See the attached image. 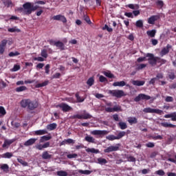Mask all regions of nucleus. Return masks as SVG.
Returning <instances> with one entry per match:
<instances>
[{
	"label": "nucleus",
	"mask_w": 176,
	"mask_h": 176,
	"mask_svg": "<svg viewBox=\"0 0 176 176\" xmlns=\"http://www.w3.org/2000/svg\"><path fill=\"white\" fill-rule=\"evenodd\" d=\"M144 113H157V115H162L163 111L159 109H152L151 107H146L143 109Z\"/></svg>",
	"instance_id": "obj_4"
},
{
	"label": "nucleus",
	"mask_w": 176,
	"mask_h": 176,
	"mask_svg": "<svg viewBox=\"0 0 176 176\" xmlns=\"http://www.w3.org/2000/svg\"><path fill=\"white\" fill-rule=\"evenodd\" d=\"M45 74L49 75L50 74V65L47 64L45 67Z\"/></svg>",
	"instance_id": "obj_58"
},
{
	"label": "nucleus",
	"mask_w": 176,
	"mask_h": 176,
	"mask_svg": "<svg viewBox=\"0 0 176 176\" xmlns=\"http://www.w3.org/2000/svg\"><path fill=\"white\" fill-rule=\"evenodd\" d=\"M170 49H171V45L170 44H168L166 47L162 48L160 52V57H164L166 54H168V53H170Z\"/></svg>",
	"instance_id": "obj_10"
},
{
	"label": "nucleus",
	"mask_w": 176,
	"mask_h": 176,
	"mask_svg": "<svg viewBox=\"0 0 176 176\" xmlns=\"http://www.w3.org/2000/svg\"><path fill=\"white\" fill-rule=\"evenodd\" d=\"M8 45V40L3 39L0 43V54H3L5 53V47Z\"/></svg>",
	"instance_id": "obj_15"
},
{
	"label": "nucleus",
	"mask_w": 176,
	"mask_h": 176,
	"mask_svg": "<svg viewBox=\"0 0 176 176\" xmlns=\"http://www.w3.org/2000/svg\"><path fill=\"white\" fill-rule=\"evenodd\" d=\"M148 100H152L153 101L155 98L151 97L149 95L145 94H140L138 96L134 98L135 102H140V101H148Z\"/></svg>",
	"instance_id": "obj_2"
},
{
	"label": "nucleus",
	"mask_w": 176,
	"mask_h": 176,
	"mask_svg": "<svg viewBox=\"0 0 176 176\" xmlns=\"http://www.w3.org/2000/svg\"><path fill=\"white\" fill-rule=\"evenodd\" d=\"M8 32H21V30L19 28H8Z\"/></svg>",
	"instance_id": "obj_46"
},
{
	"label": "nucleus",
	"mask_w": 176,
	"mask_h": 176,
	"mask_svg": "<svg viewBox=\"0 0 176 176\" xmlns=\"http://www.w3.org/2000/svg\"><path fill=\"white\" fill-rule=\"evenodd\" d=\"M45 134H47V131H46V129H41L34 131L35 135H43Z\"/></svg>",
	"instance_id": "obj_26"
},
{
	"label": "nucleus",
	"mask_w": 176,
	"mask_h": 176,
	"mask_svg": "<svg viewBox=\"0 0 176 176\" xmlns=\"http://www.w3.org/2000/svg\"><path fill=\"white\" fill-rule=\"evenodd\" d=\"M92 116L90 115V113H85L84 114H76L72 116V119H91Z\"/></svg>",
	"instance_id": "obj_6"
},
{
	"label": "nucleus",
	"mask_w": 176,
	"mask_h": 176,
	"mask_svg": "<svg viewBox=\"0 0 176 176\" xmlns=\"http://www.w3.org/2000/svg\"><path fill=\"white\" fill-rule=\"evenodd\" d=\"M104 110L106 111V112H109V113L119 112V111H122V107H120V105H116L113 108L106 107Z\"/></svg>",
	"instance_id": "obj_11"
},
{
	"label": "nucleus",
	"mask_w": 176,
	"mask_h": 176,
	"mask_svg": "<svg viewBox=\"0 0 176 176\" xmlns=\"http://www.w3.org/2000/svg\"><path fill=\"white\" fill-rule=\"evenodd\" d=\"M107 140H109V141H114V140H118L117 136H115L113 135H109L107 136Z\"/></svg>",
	"instance_id": "obj_49"
},
{
	"label": "nucleus",
	"mask_w": 176,
	"mask_h": 176,
	"mask_svg": "<svg viewBox=\"0 0 176 176\" xmlns=\"http://www.w3.org/2000/svg\"><path fill=\"white\" fill-rule=\"evenodd\" d=\"M50 142H47L44 143L43 144H37L36 145V148L38 149V151H42V149H45L46 148H50Z\"/></svg>",
	"instance_id": "obj_17"
},
{
	"label": "nucleus",
	"mask_w": 176,
	"mask_h": 176,
	"mask_svg": "<svg viewBox=\"0 0 176 176\" xmlns=\"http://www.w3.org/2000/svg\"><path fill=\"white\" fill-rule=\"evenodd\" d=\"M146 34L148 36H150V38H155L156 35V30H148Z\"/></svg>",
	"instance_id": "obj_34"
},
{
	"label": "nucleus",
	"mask_w": 176,
	"mask_h": 176,
	"mask_svg": "<svg viewBox=\"0 0 176 176\" xmlns=\"http://www.w3.org/2000/svg\"><path fill=\"white\" fill-rule=\"evenodd\" d=\"M155 3H156L157 6H159L160 8V9H162V8H163V6H164V3L162 0H157L155 2Z\"/></svg>",
	"instance_id": "obj_50"
},
{
	"label": "nucleus",
	"mask_w": 176,
	"mask_h": 176,
	"mask_svg": "<svg viewBox=\"0 0 176 176\" xmlns=\"http://www.w3.org/2000/svg\"><path fill=\"white\" fill-rule=\"evenodd\" d=\"M56 108H60L63 112H69V111H72V107L66 103H60L56 105Z\"/></svg>",
	"instance_id": "obj_8"
},
{
	"label": "nucleus",
	"mask_w": 176,
	"mask_h": 176,
	"mask_svg": "<svg viewBox=\"0 0 176 176\" xmlns=\"http://www.w3.org/2000/svg\"><path fill=\"white\" fill-rule=\"evenodd\" d=\"M102 30H107V31H108V32H112V31H113V29L108 27V25H104V26L102 28Z\"/></svg>",
	"instance_id": "obj_59"
},
{
	"label": "nucleus",
	"mask_w": 176,
	"mask_h": 176,
	"mask_svg": "<svg viewBox=\"0 0 176 176\" xmlns=\"http://www.w3.org/2000/svg\"><path fill=\"white\" fill-rule=\"evenodd\" d=\"M113 86H114V87H123L124 86H126V87H130V85L126 84V82L123 80L113 82Z\"/></svg>",
	"instance_id": "obj_16"
},
{
	"label": "nucleus",
	"mask_w": 176,
	"mask_h": 176,
	"mask_svg": "<svg viewBox=\"0 0 176 176\" xmlns=\"http://www.w3.org/2000/svg\"><path fill=\"white\" fill-rule=\"evenodd\" d=\"M75 97L76 98L77 102H83L85 101V98L84 97H80L79 95V92L76 93Z\"/></svg>",
	"instance_id": "obj_33"
},
{
	"label": "nucleus",
	"mask_w": 176,
	"mask_h": 176,
	"mask_svg": "<svg viewBox=\"0 0 176 176\" xmlns=\"http://www.w3.org/2000/svg\"><path fill=\"white\" fill-rule=\"evenodd\" d=\"M85 141H87V142H90L91 144H96V139L94 138H93L92 136H89L87 135L85 138Z\"/></svg>",
	"instance_id": "obj_29"
},
{
	"label": "nucleus",
	"mask_w": 176,
	"mask_h": 176,
	"mask_svg": "<svg viewBox=\"0 0 176 176\" xmlns=\"http://www.w3.org/2000/svg\"><path fill=\"white\" fill-rule=\"evenodd\" d=\"M146 57H148V61H150L151 60H153L155 61V58H156V56H155L153 54H151V53L146 54Z\"/></svg>",
	"instance_id": "obj_44"
},
{
	"label": "nucleus",
	"mask_w": 176,
	"mask_h": 176,
	"mask_svg": "<svg viewBox=\"0 0 176 176\" xmlns=\"http://www.w3.org/2000/svg\"><path fill=\"white\" fill-rule=\"evenodd\" d=\"M6 115V110L5 107L0 106V118H3Z\"/></svg>",
	"instance_id": "obj_40"
},
{
	"label": "nucleus",
	"mask_w": 176,
	"mask_h": 176,
	"mask_svg": "<svg viewBox=\"0 0 176 176\" xmlns=\"http://www.w3.org/2000/svg\"><path fill=\"white\" fill-rule=\"evenodd\" d=\"M167 63V60L166 59H163L159 56H157V64H160V65H163L164 64H166Z\"/></svg>",
	"instance_id": "obj_35"
},
{
	"label": "nucleus",
	"mask_w": 176,
	"mask_h": 176,
	"mask_svg": "<svg viewBox=\"0 0 176 176\" xmlns=\"http://www.w3.org/2000/svg\"><path fill=\"white\" fill-rule=\"evenodd\" d=\"M17 162L19 163H20V164H21L22 166H23V167H27V166H28V162L24 161L23 159L21 158H17Z\"/></svg>",
	"instance_id": "obj_39"
},
{
	"label": "nucleus",
	"mask_w": 176,
	"mask_h": 176,
	"mask_svg": "<svg viewBox=\"0 0 176 176\" xmlns=\"http://www.w3.org/2000/svg\"><path fill=\"white\" fill-rule=\"evenodd\" d=\"M108 133V131L105 130H94L91 132V134H92V135H107Z\"/></svg>",
	"instance_id": "obj_13"
},
{
	"label": "nucleus",
	"mask_w": 176,
	"mask_h": 176,
	"mask_svg": "<svg viewBox=\"0 0 176 176\" xmlns=\"http://www.w3.org/2000/svg\"><path fill=\"white\" fill-rule=\"evenodd\" d=\"M124 135H126V132L125 131H120L117 135V140H120V138H123V137H124Z\"/></svg>",
	"instance_id": "obj_47"
},
{
	"label": "nucleus",
	"mask_w": 176,
	"mask_h": 176,
	"mask_svg": "<svg viewBox=\"0 0 176 176\" xmlns=\"http://www.w3.org/2000/svg\"><path fill=\"white\" fill-rule=\"evenodd\" d=\"M99 82H100L101 83H104L105 82H108V79L104 76H100Z\"/></svg>",
	"instance_id": "obj_51"
},
{
	"label": "nucleus",
	"mask_w": 176,
	"mask_h": 176,
	"mask_svg": "<svg viewBox=\"0 0 176 176\" xmlns=\"http://www.w3.org/2000/svg\"><path fill=\"white\" fill-rule=\"evenodd\" d=\"M1 157L3 159H10V157H13V153H5L1 155Z\"/></svg>",
	"instance_id": "obj_30"
},
{
	"label": "nucleus",
	"mask_w": 176,
	"mask_h": 176,
	"mask_svg": "<svg viewBox=\"0 0 176 176\" xmlns=\"http://www.w3.org/2000/svg\"><path fill=\"white\" fill-rule=\"evenodd\" d=\"M12 144H13V140H6L4 141V143L3 144L2 146H3V148H6V149H8V148H9V146H10V145H12Z\"/></svg>",
	"instance_id": "obj_24"
},
{
	"label": "nucleus",
	"mask_w": 176,
	"mask_h": 176,
	"mask_svg": "<svg viewBox=\"0 0 176 176\" xmlns=\"http://www.w3.org/2000/svg\"><path fill=\"white\" fill-rule=\"evenodd\" d=\"M1 170H3L4 173H8L9 172V165L8 164H3L0 165Z\"/></svg>",
	"instance_id": "obj_32"
},
{
	"label": "nucleus",
	"mask_w": 176,
	"mask_h": 176,
	"mask_svg": "<svg viewBox=\"0 0 176 176\" xmlns=\"http://www.w3.org/2000/svg\"><path fill=\"white\" fill-rule=\"evenodd\" d=\"M86 152L90 153H100V150L96 149L94 148H88L86 149Z\"/></svg>",
	"instance_id": "obj_36"
},
{
	"label": "nucleus",
	"mask_w": 176,
	"mask_h": 176,
	"mask_svg": "<svg viewBox=\"0 0 176 176\" xmlns=\"http://www.w3.org/2000/svg\"><path fill=\"white\" fill-rule=\"evenodd\" d=\"M98 164H107L108 163V161H107L106 159L102 158V157H99L98 158Z\"/></svg>",
	"instance_id": "obj_41"
},
{
	"label": "nucleus",
	"mask_w": 176,
	"mask_h": 176,
	"mask_svg": "<svg viewBox=\"0 0 176 176\" xmlns=\"http://www.w3.org/2000/svg\"><path fill=\"white\" fill-rule=\"evenodd\" d=\"M104 76H107V78H115V76L111 72H104Z\"/></svg>",
	"instance_id": "obj_52"
},
{
	"label": "nucleus",
	"mask_w": 176,
	"mask_h": 176,
	"mask_svg": "<svg viewBox=\"0 0 176 176\" xmlns=\"http://www.w3.org/2000/svg\"><path fill=\"white\" fill-rule=\"evenodd\" d=\"M131 83L133 86H144L145 85V80H133L131 81Z\"/></svg>",
	"instance_id": "obj_22"
},
{
	"label": "nucleus",
	"mask_w": 176,
	"mask_h": 176,
	"mask_svg": "<svg viewBox=\"0 0 176 176\" xmlns=\"http://www.w3.org/2000/svg\"><path fill=\"white\" fill-rule=\"evenodd\" d=\"M28 4V2L23 4V7H19L16 9V12H19V13H22L24 16H30L28 12V9L26 8V6Z\"/></svg>",
	"instance_id": "obj_7"
},
{
	"label": "nucleus",
	"mask_w": 176,
	"mask_h": 176,
	"mask_svg": "<svg viewBox=\"0 0 176 176\" xmlns=\"http://www.w3.org/2000/svg\"><path fill=\"white\" fill-rule=\"evenodd\" d=\"M8 56H9V57H14V56H20V52H11L9 53Z\"/></svg>",
	"instance_id": "obj_55"
},
{
	"label": "nucleus",
	"mask_w": 176,
	"mask_h": 176,
	"mask_svg": "<svg viewBox=\"0 0 176 176\" xmlns=\"http://www.w3.org/2000/svg\"><path fill=\"white\" fill-rule=\"evenodd\" d=\"M49 85V80H45L42 83H38L35 85L36 89H40V87H45V86H47Z\"/></svg>",
	"instance_id": "obj_27"
},
{
	"label": "nucleus",
	"mask_w": 176,
	"mask_h": 176,
	"mask_svg": "<svg viewBox=\"0 0 176 176\" xmlns=\"http://www.w3.org/2000/svg\"><path fill=\"white\" fill-rule=\"evenodd\" d=\"M25 90H27V87L25 86H21L15 89V91H16V93H21V91H25Z\"/></svg>",
	"instance_id": "obj_38"
},
{
	"label": "nucleus",
	"mask_w": 176,
	"mask_h": 176,
	"mask_svg": "<svg viewBox=\"0 0 176 176\" xmlns=\"http://www.w3.org/2000/svg\"><path fill=\"white\" fill-rule=\"evenodd\" d=\"M55 46H56V47H59L60 50H65V45H64V43L60 41H56V43H55Z\"/></svg>",
	"instance_id": "obj_23"
},
{
	"label": "nucleus",
	"mask_w": 176,
	"mask_h": 176,
	"mask_svg": "<svg viewBox=\"0 0 176 176\" xmlns=\"http://www.w3.org/2000/svg\"><path fill=\"white\" fill-rule=\"evenodd\" d=\"M25 7L27 9H28V13H29V16L32 13V12H35V10H38V9H39V6H34L31 2H28V4H26Z\"/></svg>",
	"instance_id": "obj_5"
},
{
	"label": "nucleus",
	"mask_w": 176,
	"mask_h": 176,
	"mask_svg": "<svg viewBox=\"0 0 176 176\" xmlns=\"http://www.w3.org/2000/svg\"><path fill=\"white\" fill-rule=\"evenodd\" d=\"M36 140L37 139H35V138H30L24 143V146H31V145H34V144H35V142H36Z\"/></svg>",
	"instance_id": "obj_20"
},
{
	"label": "nucleus",
	"mask_w": 176,
	"mask_h": 176,
	"mask_svg": "<svg viewBox=\"0 0 176 176\" xmlns=\"http://www.w3.org/2000/svg\"><path fill=\"white\" fill-rule=\"evenodd\" d=\"M127 122L129 123V124H137L138 123V119L135 117H129L128 118Z\"/></svg>",
	"instance_id": "obj_21"
},
{
	"label": "nucleus",
	"mask_w": 176,
	"mask_h": 176,
	"mask_svg": "<svg viewBox=\"0 0 176 176\" xmlns=\"http://www.w3.org/2000/svg\"><path fill=\"white\" fill-rule=\"evenodd\" d=\"M87 85L89 87L93 86L94 85V78L90 77L87 81Z\"/></svg>",
	"instance_id": "obj_43"
},
{
	"label": "nucleus",
	"mask_w": 176,
	"mask_h": 176,
	"mask_svg": "<svg viewBox=\"0 0 176 176\" xmlns=\"http://www.w3.org/2000/svg\"><path fill=\"white\" fill-rule=\"evenodd\" d=\"M20 69V65H14V67L12 68L13 72H16Z\"/></svg>",
	"instance_id": "obj_62"
},
{
	"label": "nucleus",
	"mask_w": 176,
	"mask_h": 176,
	"mask_svg": "<svg viewBox=\"0 0 176 176\" xmlns=\"http://www.w3.org/2000/svg\"><path fill=\"white\" fill-rule=\"evenodd\" d=\"M118 126L121 130H126V129H127V124H126V122H120L118 123Z\"/></svg>",
	"instance_id": "obj_37"
},
{
	"label": "nucleus",
	"mask_w": 176,
	"mask_h": 176,
	"mask_svg": "<svg viewBox=\"0 0 176 176\" xmlns=\"http://www.w3.org/2000/svg\"><path fill=\"white\" fill-rule=\"evenodd\" d=\"M128 159V162H135V157L133 156H129L126 157Z\"/></svg>",
	"instance_id": "obj_63"
},
{
	"label": "nucleus",
	"mask_w": 176,
	"mask_h": 176,
	"mask_svg": "<svg viewBox=\"0 0 176 176\" xmlns=\"http://www.w3.org/2000/svg\"><path fill=\"white\" fill-rule=\"evenodd\" d=\"M135 25L138 28H142V27H144V21H142V20L140 19L136 21Z\"/></svg>",
	"instance_id": "obj_42"
},
{
	"label": "nucleus",
	"mask_w": 176,
	"mask_h": 176,
	"mask_svg": "<svg viewBox=\"0 0 176 176\" xmlns=\"http://www.w3.org/2000/svg\"><path fill=\"white\" fill-rule=\"evenodd\" d=\"M146 146L147 148H155V143L149 142L146 144Z\"/></svg>",
	"instance_id": "obj_60"
},
{
	"label": "nucleus",
	"mask_w": 176,
	"mask_h": 176,
	"mask_svg": "<svg viewBox=\"0 0 176 176\" xmlns=\"http://www.w3.org/2000/svg\"><path fill=\"white\" fill-rule=\"evenodd\" d=\"M156 174L157 175L163 176V175H164V174H166V173H164V170L160 169V170H158L156 171Z\"/></svg>",
	"instance_id": "obj_61"
},
{
	"label": "nucleus",
	"mask_w": 176,
	"mask_h": 176,
	"mask_svg": "<svg viewBox=\"0 0 176 176\" xmlns=\"http://www.w3.org/2000/svg\"><path fill=\"white\" fill-rule=\"evenodd\" d=\"M53 20L56 21H62V23H67V18L61 14L55 15L52 17Z\"/></svg>",
	"instance_id": "obj_14"
},
{
	"label": "nucleus",
	"mask_w": 176,
	"mask_h": 176,
	"mask_svg": "<svg viewBox=\"0 0 176 176\" xmlns=\"http://www.w3.org/2000/svg\"><path fill=\"white\" fill-rule=\"evenodd\" d=\"M155 60H148V63L150 64V65H156V64H157V56L155 58Z\"/></svg>",
	"instance_id": "obj_56"
},
{
	"label": "nucleus",
	"mask_w": 176,
	"mask_h": 176,
	"mask_svg": "<svg viewBox=\"0 0 176 176\" xmlns=\"http://www.w3.org/2000/svg\"><path fill=\"white\" fill-rule=\"evenodd\" d=\"M161 126L162 127H166V128H170V129H176V125H174L173 124H168V122H162Z\"/></svg>",
	"instance_id": "obj_25"
},
{
	"label": "nucleus",
	"mask_w": 176,
	"mask_h": 176,
	"mask_svg": "<svg viewBox=\"0 0 176 176\" xmlns=\"http://www.w3.org/2000/svg\"><path fill=\"white\" fill-rule=\"evenodd\" d=\"M83 19L87 23V24H89V25L91 24V20H90V17H89V16H87V14H84Z\"/></svg>",
	"instance_id": "obj_48"
},
{
	"label": "nucleus",
	"mask_w": 176,
	"mask_h": 176,
	"mask_svg": "<svg viewBox=\"0 0 176 176\" xmlns=\"http://www.w3.org/2000/svg\"><path fill=\"white\" fill-rule=\"evenodd\" d=\"M172 122H176V111L172 113Z\"/></svg>",
	"instance_id": "obj_64"
},
{
	"label": "nucleus",
	"mask_w": 176,
	"mask_h": 176,
	"mask_svg": "<svg viewBox=\"0 0 176 176\" xmlns=\"http://www.w3.org/2000/svg\"><path fill=\"white\" fill-rule=\"evenodd\" d=\"M57 175L58 176H68V173L65 170H59L56 172Z\"/></svg>",
	"instance_id": "obj_45"
},
{
	"label": "nucleus",
	"mask_w": 176,
	"mask_h": 176,
	"mask_svg": "<svg viewBox=\"0 0 176 176\" xmlns=\"http://www.w3.org/2000/svg\"><path fill=\"white\" fill-rule=\"evenodd\" d=\"M3 4L6 6V8H10L12 6V1L10 0H7L3 1Z\"/></svg>",
	"instance_id": "obj_57"
},
{
	"label": "nucleus",
	"mask_w": 176,
	"mask_h": 176,
	"mask_svg": "<svg viewBox=\"0 0 176 176\" xmlns=\"http://www.w3.org/2000/svg\"><path fill=\"white\" fill-rule=\"evenodd\" d=\"M67 159H76V157H78V154L73 153V154H68L67 155Z\"/></svg>",
	"instance_id": "obj_54"
},
{
	"label": "nucleus",
	"mask_w": 176,
	"mask_h": 176,
	"mask_svg": "<svg viewBox=\"0 0 176 176\" xmlns=\"http://www.w3.org/2000/svg\"><path fill=\"white\" fill-rule=\"evenodd\" d=\"M50 140H52V136L44 135L41 137L39 142L40 144H43V142H45V141H49Z\"/></svg>",
	"instance_id": "obj_31"
},
{
	"label": "nucleus",
	"mask_w": 176,
	"mask_h": 176,
	"mask_svg": "<svg viewBox=\"0 0 176 176\" xmlns=\"http://www.w3.org/2000/svg\"><path fill=\"white\" fill-rule=\"evenodd\" d=\"M41 157L43 160H50L52 159V154L49 153V151H43Z\"/></svg>",
	"instance_id": "obj_19"
},
{
	"label": "nucleus",
	"mask_w": 176,
	"mask_h": 176,
	"mask_svg": "<svg viewBox=\"0 0 176 176\" xmlns=\"http://www.w3.org/2000/svg\"><path fill=\"white\" fill-rule=\"evenodd\" d=\"M109 94H111L113 97H116L117 98H122V97H124L126 94H124V91L123 90H110L109 91Z\"/></svg>",
	"instance_id": "obj_3"
},
{
	"label": "nucleus",
	"mask_w": 176,
	"mask_h": 176,
	"mask_svg": "<svg viewBox=\"0 0 176 176\" xmlns=\"http://www.w3.org/2000/svg\"><path fill=\"white\" fill-rule=\"evenodd\" d=\"M57 129V124L52 123L47 125V129L50 130V131H52V130H56Z\"/></svg>",
	"instance_id": "obj_28"
},
{
	"label": "nucleus",
	"mask_w": 176,
	"mask_h": 176,
	"mask_svg": "<svg viewBox=\"0 0 176 176\" xmlns=\"http://www.w3.org/2000/svg\"><path fill=\"white\" fill-rule=\"evenodd\" d=\"M20 105L21 108H27V111L30 113H34L32 111H35L39 107V103L31 99H23L20 102Z\"/></svg>",
	"instance_id": "obj_1"
},
{
	"label": "nucleus",
	"mask_w": 176,
	"mask_h": 176,
	"mask_svg": "<svg viewBox=\"0 0 176 176\" xmlns=\"http://www.w3.org/2000/svg\"><path fill=\"white\" fill-rule=\"evenodd\" d=\"M41 56L44 58H47V50H43L41 51Z\"/></svg>",
	"instance_id": "obj_53"
},
{
	"label": "nucleus",
	"mask_w": 176,
	"mask_h": 176,
	"mask_svg": "<svg viewBox=\"0 0 176 176\" xmlns=\"http://www.w3.org/2000/svg\"><path fill=\"white\" fill-rule=\"evenodd\" d=\"M120 144H117L116 146H110L104 150V153H110V152H116L119 151Z\"/></svg>",
	"instance_id": "obj_9"
},
{
	"label": "nucleus",
	"mask_w": 176,
	"mask_h": 176,
	"mask_svg": "<svg viewBox=\"0 0 176 176\" xmlns=\"http://www.w3.org/2000/svg\"><path fill=\"white\" fill-rule=\"evenodd\" d=\"M157 20H160V15H152L148 19V23L153 25Z\"/></svg>",
	"instance_id": "obj_12"
},
{
	"label": "nucleus",
	"mask_w": 176,
	"mask_h": 176,
	"mask_svg": "<svg viewBox=\"0 0 176 176\" xmlns=\"http://www.w3.org/2000/svg\"><path fill=\"white\" fill-rule=\"evenodd\" d=\"M74 175H76V174H84L85 175H90V174H91V170H76L74 172Z\"/></svg>",
	"instance_id": "obj_18"
}]
</instances>
